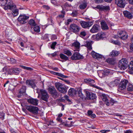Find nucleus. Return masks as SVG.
Returning a JSON list of instances; mask_svg holds the SVG:
<instances>
[{
  "mask_svg": "<svg viewBox=\"0 0 133 133\" xmlns=\"http://www.w3.org/2000/svg\"><path fill=\"white\" fill-rule=\"evenodd\" d=\"M78 94L79 96L81 98H82V99H83V95L82 92L81 90H80L78 92Z\"/></svg>",
  "mask_w": 133,
  "mask_h": 133,
  "instance_id": "48",
  "label": "nucleus"
},
{
  "mask_svg": "<svg viewBox=\"0 0 133 133\" xmlns=\"http://www.w3.org/2000/svg\"><path fill=\"white\" fill-rule=\"evenodd\" d=\"M63 98H64L66 100L70 102L71 100L69 99V97L66 95H65Z\"/></svg>",
  "mask_w": 133,
  "mask_h": 133,
  "instance_id": "54",
  "label": "nucleus"
},
{
  "mask_svg": "<svg viewBox=\"0 0 133 133\" xmlns=\"http://www.w3.org/2000/svg\"><path fill=\"white\" fill-rule=\"evenodd\" d=\"M56 119L59 122H61L62 121V119L59 117H57V118Z\"/></svg>",
  "mask_w": 133,
  "mask_h": 133,
  "instance_id": "62",
  "label": "nucleus"
},
{
  "mask_svg": "<svg viewBox=\"0 0 133 133\" xmlns=\"http://www.w3.org/2000/svg\"><path fill=\"white\" fill-rule=\"evenodd\" d=\"M90 117L92 118H95L96 117V115L95 114H93L90 116Z\"/></svg>",
  "mask_w": 133,
  "mask_h": 133,
  "instance_id": "59",
  "label": "nucleus"
},
{
  "mask_svg": "<svg viewBox=\"0 0 133 133\" xmlns=\"http://www.w3.org/2000/svg\"><path fill=\"white\" fill-rule=\"evenodd\" d=\"M124 133H133L132 131L130 130H126L125 132Z\"/></svg>",
  "mask_w": 133,
  "mask_h": 133,
  "instance_id": "63",
  "label": "nucleus"
},
{
  "mask_svg": "<svg viewBox=\"0 0 133 133\" xmlns=\"http://www.w3.org/2000/svg\"><path fill=\"white\" fill-rule=\"evenodd\" d=\"M57 44V43L56 42H53L52 43L51 46V49H55V47L56 46V44Z\"/></svg>",
  "mask_w": 133,
  "mask_h": 133,
  "instance_id": "49",
  "label": "nucleus"
},
{
  "mask_svg": "<svg viewBox=\"0 0 133 133\" xmlns=\"http://www.w3.org/2000/svg\"><path fill=\"white\" fill-rule=\"evenodd\" d=\"M84 81L85 82L91 84V85L92 87L97 88L98 89L102 90V89L100 87L97 86L95 85L94 84H94L95 83V82L94 80L91 79H86L84 80Z\"/></svg>",
  "mask_w": 133,
  "mask_h": 133,
  "instance_id": "16",
  "label": "nucleus"
},
{
  "mask_svg": "<svg viewBox=\"0 0 133 133\" xmlns=\"http://www.w3.org/2000/svg\"><path fill=\"white\" fill-rule=\"evenodd\" d=\"M25 108L28 111L34 114H37L38 110V108L36 107L30 105L25 106Z\"/></svg>",
  "mask_w": 133,
  "mask_h": 133,
  "instance_id": "5",
  "label": "nucleus"
},
{
  "mask_svg": "<svg viewBox=\"0 0 133 133\" xmlns=\"http://www.w3.org/2000/svg\"><path fill=\"white\" fill-rule=\"evenodd\" d=\"M114 44H116L119 45L120 44V42L117 41H114L112 40L111 41Z\"/></svg>",
  "mask_w": 133,
  "mask_h": 133,
  "instance_id": "52",
  "label": "nucleus"
},
{
  "mask_svg": "<svg viewBox=\"0 0 133 133\" xmlns=\"http://www.w3.org/2000/svg\"><path fill=\"white\" fill-rule=\"evenodd\" d=\"M63 53L68 56H71L72 55L71 52L69 50L67 49L64 50L63 51Z\"/></svg>",
  "mask_w": 133,
  "mask_h": 133,
  "instance_id": "35",
  "label": "nucleus"
},
{
  "mask_svg": "<svg viewBox=\"0 0 133 133\" xmlns=\"http://www.w3.org/2000/svg\"><path fill=\"white\" fill-rule=\"evenodd\" d=\"M103 0H95V2L97 3H100L103 1Z\"/></svg>",
  "mask_w": 133,
  "mask_h": 133,
  "instance_id": "57",
  "label": "nucleus"
},
{
  "mask_svg": "<svg viewBox=\"0 0 133 133\" xmlns=\"http://www.w3.org/2000/svg\"><path fill=\"white\" fill-rule=\"evenodd\" d=\"M115 102V101L112 99L110 100V103L112 105H113Z\"/></svg>",
  "mask_w": 133,
  "mask_h": 133,
  "instance_id": "56",
  "label": "nucleus"
},
{
  "mask_svg": "<svg viewBox=\"0 0 133 133\" xmlns=\"http://www.w3.org/2000/svg\"><path fill=\"white\" fill-rule=\"evenodd\" d=\"M12 3V2H11L10 0H2L0 1V5L4 6V8L8 5L9 4L11 5Z\"/></svg>",
  "mask_w": 133,
  "mask_h": 133,
  "instance_id": "20",
  "label": "nucleus"
},
{
  "mask_svg": "<svg viewBox=\"0 0 133 133\" xmlns=\"http://www.w3.org/2000/svg\"><path fill=\"white\" fill-rule=\"evenodd\" d=\"M96 8L101 11H108L110 10V7L109 6H104L99 5L97 6Z\"/></svg>",
  "mask_w": 133,
  "mask_h": 133,
  "instance_id": "22",
  "label": "nucleus"
},
{
  "mask_svg": "<svg viewBox=\"0 0 133 133\" xmlns=\"http://www.w3.org/2000/svg\"><path fill=\"white\" fill-rule=\"evenodd\" d=\"M26 82L27 85L30 87L34 89H36H36H38L36 87L35 83L33 80H27L26 81Z\"/></svg>",
  "mask_w": 133,
  "mask_h": 133,
  "instance_id": "18",
  "label": "nucleus"
},
{
  "mask_svg": "<svg viewBox=\"0 0 133 133\" xmlns=\"http://www.w3.org/2000/svg\"><path fill=\"white\" fill-rule=\"evenodd\" d=\"M98 72L99 76L101 78H102L108 75L110 72V70L109 69H105L99 71Z\"/></svg>",
  "mask_w": 133,
  "mask_h": 133,
  "instance_id": "10",
  "label": "nucleus"
},
{
  "mask_svg": "<svg viewBox=\"0 0 133 133\" xmlns=\"http://www.w3.org/2000/svg\"><path fill=\"white\" fill-rule=\"evenodd\" d=\"M50 72L51 74H52L56 75L57 76H59L62 78H66L68 77L67 76L64 75H63L62 74L59 73L55 72L52 71H50Z\"/></svg>",
  "mask_w": 133,
  "mask_h": 133,
  "instance_id": "29",
  "label": "nucleus"
},
{
  "mask_svg": "<svg viewBox=\"0 0 133 133\" xmlns=\"http://www.w3.org/2000/svg\"><path fill=\"white\" fill-rule=\"evenodd\" d=\"M72 21L71 19H68L65 22V24L67 25L69 24L70 23H71Z\"/></svg>",
  "mask_w": 133,
  "mask_h": 133,
  "instance_id": "53",
  "label": "nucleus"
},
{
  "mask_svg": "<svg viewBox=\"0 0 133 133\" xmlns=\"http://www.w3.org/2000/svg\"><path fill=\"white\" fill-rule=\"evenodd\" d=\"M129 2L130 4H133V0H129Z\"/></svg>",
  "mask_w": 133,
  "mask_h": 133,
  "instance_id": "64",
  "label": "nucleus"
},
{
  "mask_svg": "<svg viewBox=\"0 0 133 133\" xmlns=\"http://www.w3.org/2000/svg\"><path fill=\"white\" fill-rule=\"evenodd\" d=\"M105 33L103 32H101L97 34L96 36V37L97 39H102L104 38L105 36Z\"/></svg>",
  "mask_w": 133,
  "mask_h": 133,
  "instance_id": "26",
  "label": "nucleus"
},
{
  "mask_svg": "<svg viewBox=\"0 0 133 133\" xmlns=\"http://www.w3.org/2000/svg\"><path fill=\"white\" fill-rule=\"evenodd\" d=\"M52 69L53 70L57 71H58L59 70L58 69L57 67L52 68Z\"/></svg>",
  "mask_w": 133,
  "mask_h": 133,
  "instance_id": "61",
  "label": "nucleus"
},
{
  "mask_svg": "<svg viewBox=\"0 0 133 133\" xmlns=\"http://www.w3.org/2000/svg\"><path fill=\"white\" fill-rule=\"evenodd\" d=\"M73 17L76 16L78 14V12L76 10H74L72 11L71 14H70Z\"/></svg>",
  "mask_w": 133,
  "mask_h": 133,
  "instance_id": "44",
  "label": "nucleus"
},
{
  "mask_svg": "<svg viewBox=\"0 0 133 133\" xmlns=\"http://www.w3.org/2000/svg\"><path fill=\"white\" fill-rule=\"evenodd\" d=\"M59 56L61 58L63 59L64 60H60V61L62 62H64V61H66L68 59V58L65 55L62 54H60Z\"/></svg>",
  "mask_w": 133,
  "mask_h": 133,
  "instance_id": "32",
  "label": "nucleus"
},
{
  "mask_svg": "<svg viewBox=\"0 0 133 133\" xmlns=\"http://www.w3.org/2000/svg\"><path fill=\"white\" fill-rule=\"evenodd\" d=\"M116 4L119 6L123 8L125 6V0H115Z\"/></svg>",
  "mask_w": 133,
  "mask_h": 133,
  "instance_id": "19",
  "label": "nucleus"
},
{
  "mask_svg": "<svg viewBox=\"0 0 133 133\" xmlns=\"http://www.w3.org/2000/svg\"><path fill=\"white\" fill-rule=\"evenodd\" d=\"M4 114L3 112H0V118L2 119L4 118Z\"/></svg>",
  "mask_w": 133,
  "mask_h": 133,
  "instance_id": "50",
  "label": "nucleus"
},
{
  "mask_svg": "<svg viewBox=\"0 0 133 133\" xmlns=\"http://www.w3.org/2000/svg\"><path fill=\"white\" fill-rule=\"evenodd\" d=\"M119 54V52L115 50H113L110 53V55L112 56H116Z\"/></svg>",
  "mask_w": 133,
  "mask_h": 133,
  "instance_id": "36",
  "label": "nucleus"
},
{
  "mask_svg": "<svg viewBox=\"0 0 133 133\" xmlns=\"http://www.w3.org/2000/svg\"><path fill=\"white\" fill-rule=\"evenodd\" d=\"M29 18L28 16L25 15H20L17 19V21L20 23L24 24L26 23V21Z\"/></svg>",
  "mask_w": 133,
  "mask_h": 133,
  "instance_id": "8",
  "label": "nucleus"
},
{
  "mask_svg": "<svg viewBox=\"0 0 133 133\" xmlns=\"http://www.w3.org/2000/svg\"><path fill=\"white\" fill-rule=\"evenodd\" d=\"M36 92L39 95L40 92L41 95L42 99L46 102H48L49 96L46 90L43 89H36Z\"/></svg>",
  "mask_w": 133,
  "mask_h": 133,
  "instance_id": "2",
  "label": "nucleus"
},
{
  "mask_svg": "<svg viewBox=\"0 0 133 133\" xmlns=\"http://www.w3.org/2000/svg\"><path fill=\"white\" fill-rule=\"evenodd\" d=\"M101 28L103 30H108L109 29L108 26L106 23L105 21H102L101 22Z\"/></svg>",
  "mask_w": 133,
  "mask_h": 133,
  "instance_id": "23",
  "label": "nucleus"
},
{
  "mask_svg": "<svg viewBox=\"0 0 133 133\" xmlns=\"http://www.w3.org/2000/svg\"><path fill=\"white\" fill-rule=\"evenodd\" d=\"M56 36L55 35H53L52 37V39L53 40H55L57 39Z\"/></svg>",
  "mask_w": 133,
  "mask_h": 133,
  "instance_id": "60",
  "label": "nucleus"
},
{
  "mask_svg": "<svg viewBox=\"0 0 133 133\" xmlns=\"http://www.w3.org/2000/svg\"><path fill=\"white\" fill-rule=\"evenodd\" d=\"M128 66L130 70H133V61L130 62V64H128Z\"/></svg>",
  "mask_w": 133,
  "mask_h": 133,
  "instance_id": "41",
  "label": "nucleus"
},
{
  "mask_svg": "<svg viewBox=\"0 0 133 133\" xmlns=\"http://www.w3.org/2000/svg\"><path fill=\"white\" fill-rule=\"evenodd\" d=\"M87 97L90 99H93L96 98V94L91 92L87 91H85Z\"/></svg>",
  "mask_w": 133,
  "mask_h": 133,
  "instance_id": "17",
  "label": "nucleus"
},
{
  "mask_svg": "<svg viewBox=\"0 0 133 133\" xmlns=\"http://www.w3.org/2000/svg\"><path fill=\"white\" fill-rule=\"evenodd\" d=\"M123 14L124 16L128 18L131 19L132 18L133 16L128 11H124Z\"/></svg>",
  "mask_w": 133,
  "mask_h": 133,
  "instance_id": "24",
  "label": "nucleus"
},
{
  "mask_svg": "<svg viewBox=\"0 0 133 133\" xmlns=\"http://www.w3.org/2000/svg\"><path fill=\"white\" fill-rule=\"evenodd\" d=\"M71 7V6L70 5H69L67 3H66L64 5L62 6L63 9L62 11H64V10L67 11L69 10L70 9V8Z\"/></svg>",
  "mask_w": 133,
  "mask_h": 133,
  "instance_id": "27",
  "label": "nucleus"
},
{
  "mask_svg": "<svg viewBox=\"0 0 133 133\" xmlns=\"http://www.w3.org/2000/svg\"><path fill=\"white\" fill-rule=\"evenodd\" d=\"M83 58V57L78 52H75L71 57V59L72 60H78Z\"/></svg>",
  "mask_w": 133,
  "mask_h": 133,
  "instance_id": "9",
  "label": "nucleus"
},
{
  "mask_svg": "<svg viewBox=\"0 0 133 133\" xmlns=\"http://www.w3.org/2000/svg\"><path fill=\"white\" fill-rule=\"evenodd\" d=\"M106 61L108 63L110 64H112L113 62V59L112 58H109L107 59L106 60Z\"/></svg>",
  "mask_w": 133,
  "mask_h": 133,
  "instance_id": "43",
  "label": "nucleus"
},
{
  "mask_svg": "<svg viewBox=\"0 0 133 133\" xmlns=\"http://www.w3.org/2000/svg\"><path fill=\"white\" fill-rule=\"evenodd\" d=\"M128 66V62L126 59H122L119 62L118 66L121 70H124Z\"/></svg>",
  "mask_w": 133,
  "mask_h": 133,
  "instance_id": "3",
  "label": "nucleus"
},
{
  "mask_svg": "<svg viewBox=\"0 0 133 133\" xmlns=\"http://www.w3.org/2000/svg\"><path fill=\"white\" fill-rule=\"evenodd\" d=\"M110 131V130H102L100 131V132L102 133H105L107 132H109Z\"/></svg>",
  "mask_w": 133,
  "mask_h": 133,
  "instance_id": "55",
  "label": "nucleus"
},
{
  "mask_svg": "<svg viewBox=\"0 0 133 133\" xmlns=\"http://www.w3.org/2000/svg\"><path fill=\"white\" fill-rule=\"evenodd\" d=\"M49 93L54 97H55L57 95V91L54 87H51L48 88Z\"/></svg>",
  "mask_w": 133,
  "mask_h": 133,
  "instance_id": "13",
  "label": "nucleus"
},
{
  "mask_svg": "<svg viewBox=\"0 0 133 133\" xmlns=\"http://www.w3.org/2000/svg\"><path fill=\"white\" fill-rule=\"evenodd\" d=\"M130 50H128L129 52H133V44H131L129 46Z\"/></svg>",
  "mask_w": 133,
  "mask_h": 133,
  "instance_id": "47",
  "label": "nucleus"
},
{
  "mask_svg": "<svg viewBox=\"0 0 133 133\" xmlns=\"http://www.w3.org/2000/svg\"><path fill=\"white\" fill-rule=\"evenodd\" d=\"M91 55L95 59L99 60L101 59H105L102 55L97 53L93 51H92Z\"/></svg>",
  "mask_w": 133,
  "mask_h": 133,
  "instance_id": "14",
  "label": "nucleus"
},
{
  "mask_svg": "<svg viewBox=\"0 0 133 133\" xmlns=\"http://www.w3.org/2000/svg\"><path fill=\"white\" fill-rule=\"evenodd\" d=\"M87 35V32L84 31H81L79 34V36L82 38H83L86 36Z\"/></svg>",
  "mask_w": 133,
  "mask_h": 133,
  "instance_id": "40",
  "label": "nucleus"
},
{
  "mask_svg": "<svg viewBox=\"0 0 133 133\" xmlns=\"http://www.w3.org/2000/svg\"><path fill=\"white\" fill-rule=\"evenodd\" d=\"M101 97L103 100L105 102L106 105L107 106H109L110 103L108 101V100L106 95L105 94H102L101 95Z\"/></svg>",
  "mask_w": 133,
  "mask_h": 133,
  "instance_id": "25",
  "label": "nucleus"
},
{
  "mask_svg": "<svg viewBox=\"0 0 133 133\" xmlns=\"http://www.w3.org/2000/svg\"><path fill=\"white\" fill-rule=\"evenodd\" d=\"M61 14L59 15H58V17L61 18H63L65 14V12L64 11H61Z\"/></svg>",
  "mask_w": 133,
  "mask_h": 133,
  "instance_id": "46",
  "label": "nucleus"
},
{
  "mask_svg": "<svg viewBox=\"0 0 133 133\" xmlns=\"http://www.w3.org/2000/svg\"><path fill=\"white\" fill-rule=\"evenodd\" d=\"M80 24L82 27L84 28H89L93 24V22L92 21H81Z\"/></svg>",
  "mask_w": 133,
  "mask_h": 133,
  "instance_id": "7",
  "label": "nucleus"
},
{
  "mask_svg": "<svg viewBox=\"0 0 133 133\" xmlns=\"http://www.w3.org/2000/svg\"><path fill=\"white\" fill-rule=\"evenodd\" d=\"M29 23L31 26H35L36 25L35 22L33 19H31L29 21Z\"/></svg>",
  "mask_w": 133,
  "mask_h": 133,
  "instance_id": "39",
  "label": "nucleus"
},
{
  "mask_svg": "<svg viewBox=\"0 0 133 133\" xmlns=\"http://www.w3.org/2000/svg\"><path fill=\"white\" fill-rule=\"evenodd\" d=\"M4 9L5 10L9 9L12 10L11 13L14 16H16L18 14V10L16 9V5L13 3H12L11 5L9 4L7 6L4 7Z\"/></svg>",
  "mask_w": 133,
  "mask_h": 133,
  "instance_id": "1",
  "label": "nucleus"
},
{
  "mask_svg": "<svg viewBox=\"0 0 133 133\" xmlns=\"http://www.w3.org/2000/svg\"><path fill=\"white\" fill-rule=\"evenodd\" d=\"M10 63L11 64H14L16 62V60L13 58H10Z\"/></svg>",
  "mask_w": 133,
  "mask_h": 133,
  "instance_id": "51",
  "label": "nucleus"
},
{
  "mask_svg": "<svg viewBox=\"0 0 133 133\" xmlns=\"http://www.w3.org/2000/svg\"><path fill=\"white\" fill-rule=\"evenodd\" d=\"M28 102L32 104L37 105L38 102V101L37 99L31 98L27 100Z\"/></svg>",
  "mask_w": 133,
  "mask_h": 133,
  "instance_id": "21",
  "label": "nucleus"
},
{
  "mask_svg": "<svg viewBox=\"0 0 133 133\" xmlns=\"http://www.w3.org/2000/svg\"><path fill=\"white\" fill-rule=\"evenodd\" d=\"M76 93V91L73 88L70 89L68 91V94L70 96H72L75 95Z\"/></svg>",
  "mask_w": 133,
  "mask_h": 133,
  "instance_id": "28",
  "label": "nucleus"
},
{
  "mask_svg": "<svg viewBox=\"0 0 133 133\" xmlns=\"http://www.w3.org/2000/svg\"><path fill=\"white\" fill-rule=\"evenodd\" d=\"M128 82V81L127 79L122 80L118 87V91L121 92V91L125 89L127 84Z\"/></svg>",
  "mask_w": 133,
  "mask_h": 133,
  "instance_id": "6",
  "label": "nucleus"
},
{
  "mask_svg": "<svg viewBox=\"0 0 133 133\" xmlns=\"http://www.w3.org/2000/svg\"><path fill=\"white\" fill-rule=\"evenodd\" d=\"M10 71H12V72L15 74H18L21 71V69L17 68H15L10 70Z\"/></svg>",
  "mask_w": 133,
  "mask_h": 133,
  "instance_id": "33",
  "label": "nucleus"
},
{
  "mask_svg": "<svg viewBox=\"0 0 133 133\" xmlns=\"http://www.w3.org/2000/svg\"><path fill=\"white\" fill-rule=\"evenodd\" d=\"M100 29V26L98 24H95L92 26L90 31L92 33H94L98 32Z\"/></svg>",
  "mask_w": 133,
  "mask_h": 133,
  "instance_id": "15",
  "label": "nucleus"
},
{
  "mask_svg": "<svg viewBox=\"0 0 133 133\" xmlns=\"http://www.w3.org/2000/svg\"><path fill=\"white\" fill-rule=\"evenodd\" d=\"M70 29L72 32L75 33L78 32L80 30V27L74 24H71L70 25Z\"/></svg>",
  "mask_w": 133,
  "mask_h": 133,
  "instance_id": "12",
  "label": "nucleus"
},
{
  "mask_svg": "<svg viewBox=\"0 0 133 133\" xmlns=\"http://www.w3.org/2000/svg\"><path fill=\"white\" fill-rule=\"evenodd\" d=\"M117 35L121 39L125 40L127 38L128 36L125 31L119 30L117 33Z\"/></svg>",
  "mask_w": 133,
  "mask_h": 133,
  "instance_id": "11",
  "label": "nucleus"
},
{
  "mask_svg": "<svg viewBox=\"0 0 133 133\" xmlns=\"http://www.w3.org/2000/svg\"><path fill=\"white\" fill-rule=\"evenodd\" d=\"M55 85L57 89L60 92L62 93H65L67 91L66 87L62 83L56 82Z\"/></svg>",
  "mask_w": 133,
  "mask_h": 133,
  "instance_id": "4",
  "label": "nucleus"
},
{
  "mask_svg": "<svg viewBox=\"0 0 133 133\" xmlns=\"http://www.w3.org/2000/svg\"><path fill=\"white\" fill-rule=\"evenodd\" d=\"M92 111L91 110H88V116H90L92 114Z\"/></svg>",
  "mask_w": 133,
  "mask_h": 133,
  "instance_id": "58",
  "label": "nucleus"
},
{
  "mask_svg": "<svg viewBox=\"0 0 133 133\" xmlns=\"http://www.w3.org/2000/svg\"><path fill=\"white\" fill-rule=\"evenodd\" d=\"M87 6V4L85 3H83L79 5V7L81 9H85Z\"/></svg>",
  "mask_w": 133,
  "mask_h": 133,
  "instance_id": "34",
  "label": "nucleus"
},
{
  "mask_svg": "<svg viewBox=\"0 0 133 133\" xmlns=\"http://www.w3.org/2000/svg\"><path fill=\"white\" fill-rule=\"evenodd\" d=\"M33 29L34 31L36 32H40V28L38 26L34 27Z\"/></svg>",
  "mask_w": 133,
  "mask_h": 133,
  "instance_id": "42",
  "label": "nucleus"
},
{
  "mask_svg": "<svg viewBox=\"0 0 133 133\" xmlns=\"http://www.w3.org/2000/svg\"><path fill=\"white\" fill-rule=\"evenodd\" d=\"M120 81L118 79H117L115 80L114 81H112L111 82V83H115V85H116L117 86L119 83Z\"/></svg>",
  "mask_w": 133,
  "mask_h": 133,
  "instance_id": "45",
  "label": "nucleus"
},
{
  "mask_svg": "<svg viewBox=\"0 0 133 133\" xmlns=\"http://www.w3.org/2000/svg\"><path fill=\"white\" fill-rule=\"evenodd\" d=\"M92 44V41L86 42V44L85 45V46L87 47L88 50H91L92 49L91 47Z\"/></svg>",
  "mask_w": 133,
  "mask_h": 133,
  "instance_id": "31",
  "label": "nucleus"
},
{
  "mask_svg": "<svg viewBox=\"0 0 133 133\" xmlns=\"http://www.w3.org/2000/svg\"><path fill=\"white\" fill-rule=\"evenodd\" d=\"M26 91L25 87L23 86L20 89L19 92L20 94H23L25 93Z\"/></svg>",
  "mask_w": 133,
  "mask_h": 133,
  "instance_id": "37",
  "label": "nucleus"
},
{
  "mask_svg": "<svg viewBox=\"0 0 133 133\" xmlns=\"http://www.w3.org/2000/svg\"><path fill=\"white\" fill-rule=\"evenodd\" d=\"M72 46L76 48V50L79 51V49L80 47V44L79 42L77 41L74 42L72 44Z\"/></svg>",
  "mask_w": 133,
  "mask_h": 133,
  "instance_id": "30",
  "label": "nucleus"
},
{
  "mask_svg": "<svg viewBox=\"0 0 133 133\" xmlns=\"http://www.w3.org/2000/svg\"><path fill=\"white\" fill-rule=\"evenodd\" d=\"M127 90L129 91H133V86L131 84H129L127 88Z\"/></svg>",
  "mask_w": 133,
  "mask_h": 133,
  "instance_id": "38",
  "label": "nucleus"
}]
</instances>
